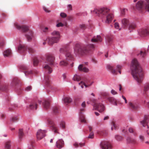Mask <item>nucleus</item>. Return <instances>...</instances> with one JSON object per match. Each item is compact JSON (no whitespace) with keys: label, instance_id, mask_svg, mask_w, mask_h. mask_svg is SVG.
Returning a JSON list of instances; mask_svg holds the SVG:
<instances>
[{"label":"nucleus","instance_id":"obj_62","mask_svg":"<svg viewBox=\"0 0 149 149\" xmlns=\"http://www.w3.org/2000/svg\"><path fill=\"white\" fill-rule=\"evenodd\" d=\"M101 95L104 96H107L109 95V94L107 93L103 92L101 93Z\"/></svg>","mask_w":149,"mask_h":149},{"label":"nucleus","instance_id":"obj_53","mask_svg":"<svg viewBox=\"0 0 149 149\" xmlns=\"http://www.w3.org/2000/svg\"><path fill=\"white\" fill-rule=\"evenodd\" d=\"M116 67L117 69L118 70V72L120 73V74L121 72L120 70L122 68V66L120 65H117Z\"/></svg>","mask_w":149,"mask_h":149},{"label":"nucleus","instance_id":"obj_1","mask_svg":"<svg viewBox=\"0 0 149 149\" xmlns=\"http://www.w3.org/2000/svg\"><path fill=\"white\" fill-rule=\"evenodd\" d=\"M131 69L132 74L134 79L139 84H141L143 79V73L142 69L136 58L132 62Z\"/></svg>","mask_w":149,"mask_h":149},{"label":"nucleus","instance_id":"obj_55","mask_svg":"<svg viewBox=\"0 0 149 149\" xmlns=\"http://www.w3.org/2000/svg\"><path fill=\"white\" fill-rule=\"evenodd\" d=\"M127 10V9L124 8L121 11V13L122 15H123L125 14L126 11Z\"/></svg>","mask_w":149,"mask_h":149},{"label":"nucleus","instance_id":"obj_51","mask_svg":"<svg viewBox=\"0 0 149 149\" xmlns=\"http://www.w3.org/2000/svg\"><path fill=\"white\" fill-rule=\"evenodd\" d=\"M29 52L30 53H34L35 52V50L32 48L29 47L28 48Z\"/></svg>","mask_w":149,"mask_h":149},{"label":"nucleus","instance_id":"obj_24","mask_svg":"<svg viewBox=\"0 0 149 149\" xmlns=\"http://www.w3.org/2000/svg\"><path fill=\"white\" fill-rule=\"evenodd\" d=\"M102 40V38L100 36H97L96 37H94L91 40L92 42H97L98 41L101 42Z\"/></svg>","mask_w":149,"mask_h":149},{"label":"nucleus","instance_id":"obj_11","mask_svg":"<svg viewBox=\"0 0 149 149\" xmlns=\"http://www.w3.org/2000/svg\"><path fill=\"white\" fill-rule=\"evenodd\" d=\"M55 60V57L53 54H48L46 57V61L47 63L50 65L53 64Z\"/></svg>","mask_w":149,"mask_h":149},{"label":"nucleus","instance_id":"obj_18","mask_svg":"<svg viewBox=\"0 0 149 149\" xmlns=\"http://www.w3.org/2000/svg\"><path fill=\"white\" fill-rule=\"evenodd\" d=\"M122 26L124 29L127 28L130 24L129 20L126 18H124L122 20Z\"/></svg>","mask_w":149,"mask_h":149},{"label":"nucleus","instance_id":"obj_56","mask_svg":"<svg viewBox=\"0 0 149 149\" xmlns=\"http://www.w3.org/2000/svg\"><path fill=\"white\" fill-rule=\"evenodd\" d=\"M18 120V118L17 117H13L11 118V120L13 122H15L17 121Z\"/></svg>","mask_w":149,"mask_h":149},{"label":"nucleus","instance_id":"obj_4","mask_svg":"<svg viewBox=\"0 0 149 149\" xmlns=\"http://www.w3.org/2000/svg\"><path fill=\"white\" fill-rule=\"evenodd\" d=\"M15 27L18 29L21 30L23 32H26L25 36L28 41H31L33 37V32L29 29L28 26L26 25L20 26L17 23L15 24Z\"/></svg>","mask_w":149,"mask_h":149},{"label":"nucleus","instance_id":"obj_33","mask_svg":"<svg viewBox=\"0 0 149 149\" xmlns=\"http://www.w3.org/2000/svg\"><path fill=\"white\" fill-rule=\"evenodd\" d=\"M147 54V50L145 49H143L140 51V53L139 54L142 58H144Z\"/></svg>","mask_w":149,"mask_h":149},{"label":"nucleus","instance_id":"obj_2","mask_svg":"<svg viewBox=\"0 0 149 149\" xmlns=\"http://www.w3.org/2000/svg\"><path fill=\"white\" fill-rule=\"evenodd\" d=\"M94 48L93 44H89L86 46H81L76 45L74 49L75 53L77 54H86L90 53Z\"/></svg>","mask_w":149,"mask_h":149},{"label":"nucleus","instance_id":"obj_46","mask_svg":"<svg viewBox=\"0 0 149 149\" xmlns=\"http://www.w3.org/2000/svg\"><path fill=\"white\" fill-rule=\"evenodd\" d=\"M33 65L36 66L37 65L39 62V61L37 58H34L33 60Z\"/></svg>","mask_w":149,"mask_h":149},{"label":"nucleus","instance_id":"obj_19","mask_svg":"<svg viewBox=\"0 0 149 149\" xmlns=\"http://www.w3.org/2000/svg\"><path fill=\"white\" fill-rule=\"evenodd\" d=\"M38 105L35 101H33L31 102L29 107H27L28 109H36L37 108Z\"/></svg>","mask_w":149,"mask_h":149},{"label":"nucleus","instance_id":"obj_59","mask_svg":"<svg viewBox=\"0 0 149 149\" xmlns=\"http://www.w3.org/2000/svg\"><path fill=\"white\" fill-rule=\"evenodd\" d=\"M43 8L44 10L47 13H49L50 11L45 6H43Z\"/></svg>","mask_w":149,"mask_h":149},{"label":"nucleus","instance_id":"obj_39","mask_svg":"<svg viewBox=\"0 0 149 149\" xmlns=\"http://www.w3.org/2000/svg\"><path fill=\"white\" fill-rule=\"evenodd\" d=\"M144 7L146 10L149 12V0H147V2L145 3Z\"/></svg>","mask_w":149,"mask_h":149},{"label":"nucleus","instance_id":"obj_26","mask_svg":"<svg viewBox=\"0 0 149 149\" xmlns=\"http://www.w3.org/2000/svg\"><path fill=\"white\" fill-rule=\"evenodd\" d=\"M43 105L45 109H48L50 107V103L48 101L45 100L44 102H43Z\"/></svg>","mask_w":149,"mask_h":149},{"label":"nucleus","instance_id":"obj_9","mask_svg":"<svg viewBox=\"0 0 149 149\" xmlns=\"http://www.w3.org/2000/svg\"><path fill=\"white\" fill-rule=\"evenodd\" d=\"M46 131L41 130H39L37 133L36 136L38 140H40L45 136Z\"/></svg>","mask_w":149,"mask_h":149},{"label":"nucleus","instance_id":"obj_49","mask_svg":"<svg viewBox=\"0 0 149 149\" xmlns=\"http://www.w3.org/2000/svg\"><path fill=\"white\" fill-rule=\"evenodd\" d=\"M115 138L116 140L119 141H121L123 139L122 137L121 136L118 135H116Z\"/></svg>","mask_w":149,"mask_h":149},{"label":"nucleus","instance_id":"obj_57","mask_svg":"<svg viewBox=\"0 0 149 149\" xmlns=\"http://www.w3.org/2000/svg\"><path fill=\"white\" fill-rule=\"evenodd\" d=\"M129 131L130 133H134V134L136 133L132 127H130L129 128Z\"/></svg>","mask_w":149,"mask_h":149},{"label":"nucleus","instance_id":"obj_29","mask_svg":"<svg viewBox=\"0 0 149 149\" xmlns=\"http://www.w3.org/2000/svg\"><path fill=\"white\" fill-rule=\"evenodd\" d=\"M64 103L66 104L72 102V99L69 97H65L63 99Z\"/></svg>","mask_w":149,"mask_h":149},{"label":"nucleus","instance_id":"obj_38","mask_svg":"<svg viewBox=\"0 0 149 149\" xmlns=\"http://www.w3.org/2000/svg\"><path fill=\"white\" fill-rule=\"evenodd\" d=\"M53 113L54 114L56 115L59 113V109L58 107H55L53 109Z\"/></svg>","mask_w":149,"mask_h":149},{"label":"nucleus","instance_id":"obj_28","mask_svg":"<svg viewBox=\"0 0 149 149\" xmlns=\"http://www.w3.org/2000/svg\"><path fill=\"white\" fill-rule=\"evenodd\" d=\"M108 99L109 101L112 103L113 105H117L116 100L113 97H109Z\"/></svg>","mask_w":149,"mask_h":149},{"label":"nucleus","instance_id":"obj_45","mask_svg":"<svg viewBox=\"0 0 149 149\" xmlns=\"http://www.w3.org/2000/svg\"><path fill=\"white\" fill-rule=\"evenodd\" d=\"M100 8L98 9H94L93 10H91V12L93 13H95L97 14L100 15Z\"/></svg>","mask_w":149,"mask_h":149},{"label":"nucleus","instance_id":"obj_13","mask_svg":"<svg viewBox=\"0 0 149 149\" xmlns=\"http://www.w3.org/2000/svg\"><path fill=\"white\" fill-rule=\"evenodd\" d=\"M27 47L24 44H20L18 47V52L21 54H24L26 51Z\"/></svg>","mask_w":149,"mask_h":149},{"label":"nucleus","instance_id":"obj_50","mask_svg":"<svg viewBox=\"0 0 149 149\" xmlns=\"http://www.w3.org/2000/svg\"><path fill=\"white\" fill-rule=\"evenodd\" d=\"M81 100V98L79 97H77L75 98L74 100V102L75 103V104H76L78 102L80 101Z\"/></svg>","mask_w":149,"mask_h":149},{"label":"nucleus","instance_id":"obj_12","mask_svg":"<svg viewBox=\"0 0 149 149\" xmlns=\"http://www.w3.org/2000/svg\"><path fill=\"white\" fill-rule=\"evenodd\" d=\"M102 149H111V145L109 142L106 141L102 142L100 144Z\"/></svg>","mask_w":149,"mask_h":149},{"label":"nucleus","instance_id":"obj_47","mask_svg":"<svg viewBox=\"0 0 149 149\" xmlns=\"http://www.w3.org/2000/svg\"><path fill=\"white\" fill-rule=\"evenodd\" d=\"M60 127H61L62 128L64 129L65 128V122L63 121H61L60 124Z\"/></svg>","mask_w":149,"mask_h":149},{"label":"nucleus","instance_id":"obj_23","mask_svg":"<svg viewBox=\"0 0 149 149\" xmlns=\"http://www.w3.org/2000/svg\"><path fill=\"white\" fill-rule=\"evenodd\" d=\"M4 57H7L10 56L12 54L11 50L10 49H8L3 52Z\"/></svg>","mask_w":149,"mask_h":149},{"label":"nucleus","instance_id":"obj_44","mask_svg":"<svg viewBox=\"0 0 149 149\" xmlns=\"http://www.w3.org/2000/svg\"><path fill=\"white\" fill-rule=\"evenodd\" d=\"M111 125H112L111 127V129L112 130H113V128L115 130H116L118 128V127L114 122L113 121L111 123Z\"/></svg>","mask_w":149,"mask_h":149},{"label":"nucleus","instance_id":"obj_42","mask_svg":"<svg viewBox=\"0 0 149 149\" xmlns=\"http://www.w3.org/2000/svg\"><path fill=\"white\" fill-rule=\"evenodd\" d=\"M74 146L75 147V148H77L79 147H81L84 145V143H78L77 142L75 143L74 144H73Z\"/></svg>","mask_w":149,"mask_h":149},{"label":"nucleus","instance_id":"obj_36","mask_svg":"<svg viewBox=\"0 0 149 149\" xmlns=\"http://www.w3.org/2000/svg\"><path fill=\"white\" fill-rule=\"evenodd\" d=\"M18 135L19 139H21L24 135V133L22 129H19V130Z\"/></svg>","mask_w":149,"mask_h":149},{"label":"nucleus","instance_id":"obj_30","mask_svg":"<svg viewBox=\"0 0 149 149\" xmlns=\"http://www.w3.org/2000/svg\"><path fill=\"white\" fill-rule=\"evenodd\" d=\"M149 90V82L146 83L144 86V94H146V92Z\"/></svg>","mask_w":149,"mask_h":149},{"label":"nucleus","instance_id":"obj_37","mask_svg":"<svg viewBox=\"0 0 149 149\" xmlns=\"http://www.w3.org/2000/svg\"><path fill=\"white\" fill-rule=\"evenodd\" d=\"M93 82H92L91 83L90 85H87L84 82L82 81H81L80 83H79V85H80L81 88H83L84 87L83 86H84L86 88L88 87V86H90L92 84Z\"/></svg>","mask_w":149,"mask_h":149},{"label":"nucleus","instance_id":"obj_10","mask_svg":"<svg viewBox=\"0 0 149 149\" xmlns=\"http://www.w3.org/2000/svg\"><path fill=\"white\" fill-rule=\"evenodd\" d=\"M110 10L106 8H100V15L102 16H106L110 13Z\"/></svg>","mask_w":149,"mask_h":149},{"label":"nucleus","instance_id":"obj_52","mask_svg":"<svg viewBox=\"0 0 149 149\" xmlns=\"http://www.w3.org/2000/svg\"><path fill=\"white\" fill-rule=\"evenodd\" d=\"M94 134L93 132H90L89 136H88V138L90 139H93L94 138Z\"/></svg>","mask_w":149,"mask_h":149},{"label":"nucleus","instance_id":"obj_31","mask_svg":"<svg viewBox=\"0 0 149 149\" xmlns=\"http://www.w3.org/2000/svg\"><path fill=\"white\" fill-rule=\"evenodd\" d=\"M44 68L45 69L46 71H48V73L49 74L51 73L52 71V68L47 64L45 65L44 66Z\"/></svg>","mask_w":149,"mask_h":149},{"label":"nucleus","instance_id":"obj_20","mask_svg":"<svg viewBox=\"0 0 149 149\" xmlns=\"http://www.w3.org/2000/svg\"><path fill=\"white\" fill-rule=\"evenodd\" d=\"M78 69L79 71H83L84 72H87L89 71V69L84 67L82 64L79 65L78 67Z\"/></svg>","mask_w":149,"mask_h":149},{"label":"nucleus","instance_id":"obj_43","mask_svg":"<svg viewBox=\"0 0 149 149\" xmlns=\"http://www.w3.org/2000/svg\"><path fill=\"white\" fill-rule=\"evenodd\" d=\"M73 79L74 81H79L81 80V79L80 77L79 76L76 74L74 75V77L73 78Z\"/></svg>","mask_w":149,"mask_h":149},{"label":"nucleus","instance_id":"obj_21","mask_svg":"<svg viewBox=\"0 0 149 149\" xmlns=\"http://www.w3.org/2000/svg\"><path fill=\"white\" fill-rule=\"evenodd\" d=\"M64 146V141L62 139L58 141L56 143V146L57 148H61Z\"/></svg>","mask_w":149,"mask_h":149},{"label":"nucleus","instance_id":"obj_22","mask_svg":"<svg viewBox=\"0 0 149 149\" xmlns=\"http://www.w3.org/2000/svg\"><path fill=\"white\" fill-rule=\"evenodd\" d=\"M145 4L143 1H140L138 2L136 5V7L137 9L141 10L143 8V5Z\"/></svg>","mask_w":149,"mask_h":149},{"label":"nucleus","instance_id":"obj_34","mask_svg":"<svg viewBox=\"0 0 149 149\" xmlns=\"http://www.w3.org/2000/svg\"><path fill=\"white\" fill-rule=\"evenodd\" d=\"M19 82V80L17 78H15L13 79L11 82V85L13 86L16 85Z\"/></svg>","mask_w":149,"mask_h":149},{"label":"nucleus","instance_id":"obj_48","mask_svg":"<svg viewBox=\"0 0 149 149\" xmlns=\"http://www.w3.org/2000/svg\"><path fill=\"white\" fill-rule=\"evenodd\" d=\"M80 118L81 122L83 123L86 122V120L84 116L81 114L80 115Z\"/></svg>","mask_w":149,"mask_h":149},{"label":"nucleus","instance_id":"obj_16","mask_svg":"<svg viewBox=\"0 0 149 149\" xmlns=\"http://www.w3.org/2000/svg\"><path fill=\"white\" fill-rule=\"evenodd\" d=\"M149 121V116L148 115H145L144 116V119L141 121L140 122L143 126L145 127L146 126H147V128H148V126L147 125V124Z\"/></svg>","mask_w":149,"mask_h":149},{"label":"nucleus","instance_id":"obj_61","mask_svg":"<svg viewBox=\"0 0 149 149\" xmlns=\"http://www.w3.org/2000/svg\"><path fill=\"white\" fill-rule=\"evenodd\" d=\"M63 24L61 22H59L56 24V26L57 27H58L60 26H63Z\"/></svg>","mask_w":149,"mask_h":149},{"label":"nucleus","instance_id":"obj_63","mask_svg":"<svg viewBox=\"0 0 149 149\" xmlns=\"http://www.w3.org/2000/svg\"><path fill=\"white\" fill-rule=\"evenodd\" d=\"M80 27L81 29L84 30L86 28V26L84 24H82L80 25Z\"/></svg>","mask_w":149,"mask_h":149},{"label":"nucleus","instance_id":"obj_6","mask_svg":"<svg viewBox=\"0 0 149 149\" xmlns=\"http://www.w3.org/2000/svg\"><path fill=\"white\" fill-rule=\"evenodd\" d=\"M91 101L94 103L93 109L98 110L100 112H102L105 110V107L103 104L102 103H97L96 100L92 99Z\"/></svg>","mask_w":149,"mask_h":149},{"label":"nucleus","instance_id":"obj_15","mask_svg":"<svg viewBox=\"0 0 149 149\" xmlns=\"http://www.w3.org/2000/svg\"><path fill=\"white\" fill-rule=\"evenodd\" d=\"M20 68L21 69L25 70L24 72L26 75L33 73L32 71L29 70L28 69L27 67L25 65H21L20 66Z\"/></svg>","mask_w":149,"mask_h":149},{"label":"nucleus","instance_id":"obj_27","mask_svg":"<svg viewBox=\"0 0 149 149\" xmlns=\"http://www.w3.org/2000/svg\"><path fill=\"white\" fill-rule=\"evenodd\" d=\"M107 68L111 71L113 74H116V70L113 69V66L110 65H108L107 66Z\"/></svg>","mask_w":149,"mask_h":149},{"label":"nucleus","instance_id":"obj_35","mask_svg":"<svg viewBox=\"0 0 149 149\" xmlns=\"http://www.w3.org/2000/svg\"><path fill=\"white\" fill-rule=\"evenodd\" d=\"M2 77V76L0 74V79ZM7 88V86L6 85H2L0 84V90L2 91H5L6 90Z\"/></svg>","mask_w":149,"mask_h":149},{"label":"nucleus","instance_id":"obj_41","mask_svg":"<svg viewBox=\"0 0 149 149\" xmlns=\"http://www.w3.org/2000/svg\"><path fill=\"white\" fill-rule=\"evenodd\" d=\"M10 141H8L6 142L5 144V149H10L11 147V145Z\"/></svg>","mask_w":149,"mask_h":149},{"label":"nucleus","instance_id":"obj_8","mask_svg":"<svg viewBox=\"0 0 149 149\" xmlns=\"http://www.w3.org/2000/svg\"><path fill=\"white\" fill-rule=\"evenodd\" d=\"M47 121L48 123L51 125L52 129L54 132L58 133V128L53 121L50 118H48Z\"/></svg>","mask_w":149,"mask_h":149},{"label":"nucleus","instance_id":"obj_64","mask_svg":"<svg viewBox=\"0 0 149 149\" xmlns=\"http://www.w3.org/2000/svg\"><path fill=\"white\" fill-rule=\"evenodd\" d=\"M104 132L103 131H99L97 132V133L98 134L100 135H104Z\"/></svg>","mask_w":149,"mask_h":149},{"label":"nucleus","instance_id":"obj_54","mask_svg":"<svg viewBox=\"0 0 149 149\" xmlns=\"http://www.w3.org/2000/svg\"><path fill=\"white\" fill-rule=\"evenodd\" d=\"M115 27L116 29H119V30L121 29L119 28V25L118 23L116 22L115 23Z\"/></svg>","mask_w":149,"mask_h":149},{"label":"nucleus","instance_id":"obj_32","mask_svg":"<svg viewBox=\"0 0 149 149\" xmlns=\"http://www.w3.org/2000/svg\"><path fill=\"white\" fill-rule=\"evenodd\" d=\"M136 26V24L135 23H132L130 24L128 27V29L131 31L135 29Z\"/></svg>","mask_w":149,"mask_h":149},{"label":"nucleus","instance_id":"obj_40","mask_svg":"<svg viewBox=\"0 0 149 149\" xmlns=\"http://www.w3.org/2000/svg\"><path fill=\"white\" fill-rule=\"evenodd\" d=\"M45 79L46 85L47 86L49 85L50 84V81L49 79V76L47 75L45 76Z\"/></svg>","mask_w":149,"mask_h":149},{"label":"nucleus","instance_id":"obj_58","mask_svg":"<svg viewBox=\"0 0 149 149\" xmlns=\"http://www.w3.org/2000/svg\"><path fill=\"white\" fill-rule=\"evenodd\" d=\"M4 45V42L2 38L0 39V46H2Z\"/></svg>","mask_w":149,"mask_h":149},{"label":"nucleus","instance_id":"obj_25","mask_svg":"<svg viewBox=\"0 0 149 149\" xmlns=\"http://www.w3.org/2000/svg\"><path fill=\"white\" fill-rule=\"evenodd\" d=\"M127 143L133 144H135L137 143L136 140L134 139L128 137L127 139Z\"/></svg>","mask_w":149,"mask_h":149},{"label":"nucleus","instance_id":"obj_5","mask_svg":"<svg viewBox=\"0 0 149 149\" xmlns=\"http://www.w3.org/2000/svg\"><path fill=\"white\" fill-rule=\"evenodd\" d=\"M51 35L52 37H49L47 39L48 44L50 45L58 42L60 38V33L58 31H54L52 33Z\"/></svg>","mask_w":149,"mask_h":149},{"label":"nucleus","instance_id":"obj_14","mask_svg":"<svg viewBox=\"0 0 149 149\" xmlns=\"http://www.w3.org/2000/svg\"><path fill=\"white\" fill-rule=\"evenodd\" d=\"M113 17V15L110 12V13L106 15V19L105 20L104 22L107 24L111 23Z\"/></svg>","mask_w":149,"mask_h":149},{"label":"nucleus","instance_id":"obj_3","mask_svg":"<svg viewBox=\"0 0 149 149\" xmlns=\"http://www.w3.org/2000/svg\"><path fill=\"white\" fill-rule=\"evenodd\" d=\"M69 47L68 45H65L60 49L59 51L61 53H65L66 57L65 60H63L60 62V66L62 67L67 66L68 64V61L72 59L73 56L69 52Z\"/></svg>","mask_w":149,"mask_h":149},{"label":"nucleus","instance_id":"obj_7","mask_svg":"<svg viewBox=\"0 0 149 149\" xmlns=\"http://www.w3.org/2000/svg\"><path fill=\"white\" fill-rule=\"evenodd\" d=\"M128 106L129 109L133 110H137L139 107L138 102L134 101L129 102Z\"/></svg>","mask_w":149,"mask_h":149},{"label":"nucleus","instance_id":"obj_60","mask_svg":"<svg viewBox=\"0 0 149 149\" xmlns=\"http://www.w3.org/2000/svg\"><path fill=\"white\" fill-rule=\"evenodd\" d=\"M60 16L62 17L65 18L66 17L67 15L64 13H61L60 14Z\"/></svg>","mask_w":149,"mask_h":149},{"label":"nucleus","instance_id":"obj_17","mask_svg":"<svg viewBox=\"0 0 149 149\" xmlns=\"http://www.w3.org/2000/svg\"><path fill=\"white\" fill-rule=\"evenodd\" d=\"M139 34L142 37L146 36L148 35H149V29H142L139 31Z\"/></svg>","mask_w":149,"mask_h":149}]
</instances>
